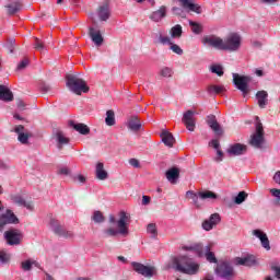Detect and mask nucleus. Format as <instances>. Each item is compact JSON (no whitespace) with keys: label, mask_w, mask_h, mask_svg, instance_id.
Returning a JSON list of instances; mask_svg holds the SVG:
<instances>
[{"label":"nucleus","mask_w":280,"mask_h":280,"mask_svg":"<svg viewBox=\"0 0 280 280\" xmlns=\"http://www.w3.org/2000/svg\"><path fill=\"white\" fill-rule=\"evenodd\" d=\"M19 223V218L12 212V210H7L5 213L0 215V233H3L5 225Z\"/></svg>","instance_id":"13"},{"label":"nucleus","mask_w":280,"mask_h":280,"mask_svg":"<svg viewBox=\"0 0 280 280\" xmlns=\"http://www.w3.org/2000/svg\"><path fill=\"white\" fill-rule=\"evenodd\" d=\"M11 256L5 250H0V264H10Z\"/></svg>","instance_id":"49"},{"label":"nucleus","mask_w":280,"mask_h":280,"mask_svg":"<svg viewBox=\"0 0 280 280\" xmlns=\"http://www.w3.org/2000/svg\"><path fill=\"white\" fill-rule=\"evenodd\" d=\"M160 75L162 78H172V75H174V70H172L170 67H163L160 70Z\"/></svg>","instance_id":"46"},{"label":"nucleus","mask_w":280,"mask_h":280,"mask_svg":"<svg viewBox=\"0 0 280 280\" xmlns=\"http://www.w3.org/2000/svg\"><path fill=\"white\" fill-rule=\"evenodd\" d=\"M207 91L209 95H220V93L226 91V88H224V85H209Z\"/></svg>","instance_id":"36"},{"label":"nucleus","mask_w":280,"mask_h":280,"mask_svg":"<svg viewBox=\"0 0 280 280\" xmlns=\"http://www.w3.org/2000/svg\"><path fill=\"white\" fill-rule=\"evenodd\" d=\"M271 270L275 273L276 279H280V265H273Z\"/></svg>","instance_id":"54"},{"label":"nucleus","mask_w":280,"mask_h":280,"mask_svg":"<svg viewBox=\"0 0 280 280\" xmlns=\"http://www.w3.org/2000/svg\"><path fill=\"white\" fill-rule=\"evenodd\" d=\"M198 196L201 200H215V198H218V195L210 190L201 191L198 194Z\"/></svg>","instance_id":"39"},{"label":"nucleus","mask_w":280,"mask_h":280,"mask_svg":"<svg viewBox=\"0 0 280 280\" xmlns=\"http://www.w3.org/2000/svg\"><path fill=\"white\" fill-rule=\"evenodd\" d=\"M242 47V35L238 33H230L224 39H223V51H240V48Z\"/></svg>","instance_id":"5"},{"label":"nucleus","mask_w":280,"mask_h":280,"mask_svg":"<svg viewBox=\"0 0 280 280\" xmlns=\"http://www.w3.org/2000/svg\"><path fill=\"white\" fill-rule=\"evenodd\" d=\"M128 128L132 132H139L141 130V120H139L138 116H131L128 120Z\"/></svg>","instance_id":"33"},{"label":"nucleus","mask_w":280,"mask_h":280,"mask_svg":"<svg viewBox=\"0 0 280 280\" xmlns=\"http://www.w3.org/2000/svg\"><path fill=\"white\" fill-rule=\"evenodd\" d=\"M176 270L183 275H198L200 265L194 261L188 256H178L171 259V262L166 266V270Z\"/></svg>","instance_id":"2"},{"label":"nucleus","mask_w":280,"mask_h":280,"mask_svg":"<svg viewBox=\"0 0 280 280\" xmlns=\"http://www.w3.org/2000/svg\"><path fill=\"white\" fill-rule=\"evenodd\" d=\"M18 108H20V110H25V102H23V100H18Z\"/></svg>","instance_id":"64"},{"label":"nucleus","mask_w":280,"mask_h":280,"mask_svg":"<svg viewBox=\"0 0 280 280\" xmlns=\"http://www.w3.org/2000/svg\"><path fill=\"white\" fill-rule=\"evenodd\" d=\"M30 65V59H23L16 67L18 71H23Z\"/></svg>","instance_id":"53"},{"label":"nucleus","mask_w":280,"mask_h":280,"mask_svg":"<svg viewBox=\"0 0 280 280\" xmlns=\"http://www.w3.org/2000/svg\"><path fill=\"white\" fill-rule=\"evenodd\" d=\"M206 124H208L209 128H211L218 137L224 135V130L222 129V126H220V122H218L215 115L207 116Z\"/></svg>","instance_id":"14"},{"label":"nucleus","mask_w":280,"mask_h":280,"mask_svg":"<svg viewBox=\"0 0 280 280\" xmlns=\"http://www.w3.org/2000/svg\"><path fill=\"white\" fill-rule=\"evenodd\" d=\"M74 180H75L77 183L84 184V183H86V177H84V175L79 174V175H75V176H74Z\"/></svg>","instance_id":"57"},{"label":"nucleus","mask_w":280,"mask_h":280,"mask_svg":"<svg viewBox=\"0 0 280 280\" xmlns=\"http://www.w3.org/2000/svg\"><path fill=\"white\" fill-rule=\"evenodd\" d=\"M129 165H131V167H136V168L141 167V163H139V160H137V159H130Z\"/></svg>","instance_id":"56"},{"label":"nucleus","mask_w":280,"mask_h":280,"mask_svg":"<svg viewBox=\"0 0 280 280\" xmlns=\"http://www.w3.org/2000/svg\"><path fill=\"white\" fill-rule=\"evenodd\" d=\"M233 84L243 93V96L246 97L248 95V82H250V78L246 75H240L237 73H233Z\"/></svg>","instance_id":"9"},{"label":"nucleus","mask_w":280,"mask_h":280,"mask_svg":"<svg viewBox=\"0 0 280 280\" xmlns=\"http://www.w3.org/2000/svg\"><path fill=\"white\" fill-rule=\"evenodd\" d=\"M49 226L55 235H58L59 237H65V240H73L74 237L73 231L62 228L60 222L54 218L50 219Z\"/></svg>","instance_id":"6"},{"label":"nucleus","mask_w":280,"mask_h":280,"mask_svg":"<svg viewBox=\"0 0 280 280\" xmlns=\"http://www.w3.org/2000/svg\"><path fill=\"white\" fill-rule=\"evenodd\" d=\"M131 267L138 275L145 277V279H152L156 275V268L152 266H145L141 262L132 261Z\"/></svg>","instance_id":"8"},{"label":"nucleus","mask_w":280,"mask_h":280,"mask_svg":"<svg viewBox=\"0 0 280 280\" xmlns=\"http://www.w3.org/2000/svg\"><path fill=\"white\" fill-rule=\"evenodd\" d=\"M4 47L8 49L9 54H13L16 49V39H14V37L7 38Z\"/></svg>","instance_id":"38"},{"label":"nucleus","mask_w":280,"mask_h":280,"mask_svg":"<svg viewBox=\"0 0 280 280\" xmlns=\"http://www.w3.org/2000/svg\"><path fill=\"white\" fill-rule=\"evenodd\" d=\"M11 200L19 207H25V209L28 211H34V203L32 201H25L24 198L20 195H13Z\"/></svg>","instance_id":"23"},{"label":"nucleus","mask_w":280,"mask_h":280,"mask_svg":"<svg viewBox=\"0 0 280 280\" xmlns=\"http://www.w3.org/2000/svg\"><path fill=\"white\" fill-rule=\"evenodd\" d=\"M40 91L42 93H49V91H51V88L47 84H43L40 85Z\"/></svg>","instance_id":"63"},{"label":"nucleus","mask_w":280,"mask_h":280,"mask_svg":"<svg viewBox=\"0 0 280 280\" xmlns=\"http://www.w3.org/2000/svg\"><path fill=\"white\" fill-rule=\"evenodd\" d=\"M184 250H190L195 253L198 257H206L209 264H218V258H215V254L211 252V246H202V244H194L190 246H185Z\"/></svg>","instance_id":"4"},{"label":"nucleus","mask_w":280,"mask_h":280,"mask_svg":"<svg viewBox=\"0 0 280 280\" xmlns=\"http://www.w3.org/2000/svg\"><path fill=\"white\" fill-rule=\"evenodd\" d=\"M209 145H211L212 148H214V150H219L220 148V142L218 140H211L209 142Z\"/></svg>","instance_id":"60"},{"label":"nucleus","mask_w":280,"mask_h":280,"mask_svg":"<svg viewBox=\"0 0 280 280\" xmlns=\"http://www.w3.org/2000/svg\"><path fill=\"white\" fill-rule=\"evenodd\" d=\"M108 223L112 225L103 230L104 237H128L130 235V214L126 211L118 213V219L114 214L108 215Z\"/></svg>","instance_id":"1"},{"label":"nucleus","mask_w":280,"mask_h":280,"mask_svg":"<svg viewBox=\"0 0 280 280\" xmlns=\"http://www.w3.org/2000/svg\"><path fill=\"white\" fill-rule=\"evenodd\" d=\"M165 177L168 183L176 185V183H178V178H180V170H178V167L168 168L165 172Z\"/></svg>","instance_id":"22"},{"label":"nucleus","mask_w":280,"mask_h":280,"mask_svg":"<svg viewBox=\"0 0 280 280\" xmlns=\"http://www.w3.org/2000/svg\"><path fill=\"white\" fill-rule=\"evenodd\" d=\"M184 10L187 12H195L196 14H202V8L199 4L194 3V0H179Z\"/></svg>","instance_id":"17"},{"label":"nucleus","mask_w":280,"mask_h":280,"mask_svg":"<svg viewBox=\"0 0 280 280\" xmlns=\"http://www.w3.org/2000/svg\"><path fill=\"white\" fill-rule=\"evenodd\" d=\"M270 194H271V196H273V198H277V200H280V189L279 188L270 189Z\"/></svg>","instance_id":"55"},{"label":"nucleus","mask_w":280,"mask_h":280,"mask_svg":"<svg viewBox=\"0 0 280 280\" xmlns=\"http://www.w3.org/2000/svg\"><path fill=\"white\" fill-rule=\"evenodd\" d=\"M154 43L155 45H172V38L165 35L163 31H158L154 33Z\"/></svg>","instance_id":"25"},{"label":"nucleus","mask_w":280,"mask_h":280,"mask_svg":"<svg viewBox=\"0 0 280 280\" xmlns=\"http://www.w3.org/2000/svg\"><path fill=\"white\" fill-rule=\"evenodd\" d=\"M260 244L262 246V248H265V250H270V240L268 238V236H265L261 241Z\"/></svg>","instance_id":"52"},{"label":"nucleus","mask_w":280,"mask_h":280,"mask_svg":"<svg viewBox=\"0 0 280 280\" xmlns=\"http://www.w3.org/2000/svg\"><path fill=\"white\" fill-rule=\"evenodd\" d=\"M38 268V261L34 260L33 258H27L20 262V268L23 272H30L32 268Z\"/></svg>","instance_id":"30"},{"label":"nucleus","mask_w":280,"mask_h":280,"mask_svg":"<svg viewBox=\"0 0 280 280\" xmlns=\"http://www.w3.org/2000/svg\"><path fill=\"white\" fill-rule=\"evenodd\" d=\"M171 37L180 38L183 36V26L180 24H176L170 31Z\"/></svg>","instance_id":"37"},{"label":"nucleus","mask_w":280,"mask_h":280,"mask_svg":"<svg viewBox=\"0 0 280 280\" xmlns=\"http://www.w3.org/2000/svg\"><path fill=\"white\" fill-rule=\"evenodd\" d=\"M89 36L96 47H102V45H104V36H102V31H100V28L90 27Z\"/></svg>","instance_id":"16"},{"label":"nucleus","mask_w":280,"mask_h":280,"mask_svg":"<svg viewBox=\"0 0 280 280\" xmlns=\"http://www.w3.org/2000/svg\"><path fill=\"white\" fill-rule=\"evenodd\" d=\"M167 14V9L165 7H161L158 11L153 12L150 15L151 21L154 23H159V21H163Z\"/></svg>","instance_id":"32"},{"label":"nucleus","mask_w":280,"mask_h":280,"mask_svg":"<svg viewBox=\"0 0 280 280\" xmlns=\"http://www.w3.org/2000/svg\"><path fill=\"white\" fill-rule=\"evenodd\" d=\"M8 14H16L21 10V4L18 2H13L7 5Z\"/></svg>","instance_id":"45"},{"label":"nucleus","mask_w":280,"mask_h":280,"mask_svg":"<svg viewBox=\"0 0 280 280\" xmlns=\"http://www.w3.org/2000/svg\"><path fill=\"white\" fill-rule=\"evenodd\" d=\"M105 124L106 126H115V112L113 109L106 112Z\"/></svg>","instance_id":"41"},{"label":"nucleus","mask_w":280,"mask_h":280,"mask_svg":"<svg viewBox=\"0 0 280 280\" xmlns=\"http://www.w3.org/2000/svg\"><path fill=\"white\" fill-rule=\"evenodd\" d=\"M92 220L95 222V224H102L106 219L104 218L102 211L96 210L93 212Z\"/></svg>","instance_id":"42"},{"label":"nucleus","mask_w":280,"mask_h":280,"mask_svg":"<svg viewBox=\"0 0 280 280\" xmlns=\"http://www.w3.org/2000/svg\"><path fill=\"white\" fill-rule=\"evenodd\" d=\"M232 264H234V266H255V258H253L252 256H247L244 258L241 257H236L232 260Z\"/></svg>","instance_id":"31"},{"label":"nucleus","mask_w":280,"mask_h":280,"mask_svg":"<svg viewBox=\"0 0 280 280\" xmlns=\"http://www.w3.org/2000/svg\"><path fill=\"white\" fill-rule=\"evenodd\" d=\"M4 240L9 246H19L23 240V233L19 230H9L4 232Z\"/></svg>","instance_id":"12"},{"label":"nucleus","mask_w":280,"mask_h":280,"mask_svg":"<svg viewBox=\"0 0 280 280\" xmlns=\"http://www.w3.org/2000/svg\"><path fill=\"white\" fill-rule=\"evenodd\" d=\"M14 132L18 135V141L23 145L30 143V133L25 132V127L23 125H19L14 128Z\"/></svg>","instance_id":"21"},{"label":"nucleus","mask_w":280,"mask_h":280,"mask_svg":"<svg viewBox=\"0 0 280 280\" xmlns=\"http://www.w3.org/2000/svg\"><path fill=\"white\" fill-rule=\"evenodd\" d=\"M96 14L100 21H108L110 19V4H108V2L101 4Z\"/></svg>","instance_id":"19"},{"label":"nucleus","mask_w":280,"mask_h":280,"mask_svg":"<svg viewBox=\"0 0 280 280\" xmlns=\"http://www.w3.org/2000/svg\"><path fill=\"white\" fill-rule=\"evenodd\" d=\"M54 139L57 143L58 150H62V147L69 144V138L62 132L61 130H58L54 133Z\"/></svg>","instance_id":"24"},{"label":"nucleus","mask_w":280,"mask_h":280,"mask_svg":"<svg viewBox=\"0 0 280 280\" xmlns=\"http://www.w3.org/2000/svg\"><path fill=\"white\" fill-rule=\"evenodd\" d=\"M256 98L258 100L259 108H266V106L268 105V92L266 91L257 92Z\"/></svg>","instance_id":"34"},{"label":"nucleus","mask_w":280,"mask_h":280,"mask_svg":"<svg viewBox=\"0 0 280 280\" xmlns=\"http://www.w3.org/2000/svg\"><path fill=\"white\" fill-rule=\"evenodd\" d=\"M69 126L71 128H73L77 132H79L80 135H89L91 132V129L89 128V126L82 124V122H75L73 120H71L69 122Z\"/></svg>","instance_id":"27"},{"label":"nucleus","mask_w":280,"mask_h":280,"mask_svg":"<svg viewBox=\"0 0 280 280\" xmlns=\"http://www.w3.org/2000/svg\"><path fill=\"white\" fill-rule=\"evenodd\" d=\"M162 143L166 145L167 148H174V144L176 143V139L174 138V135L172 132L164 130L161 133Z\"/></svg>","instance_id":"26"},{"label":"nucleus","mask_w":280,"mask_h":280,"mask_svg":"<svg viewBox=\"0 0 280 280\" xmlns=\"http://www.w3.org/2000/svg\"><path fill=\"white\" fill-rule=\"evenodd\" d=\"M252 234L254 235V237H257L258 240H260V242L268 236V234H266L264 231L261 230H254L252 232Z\"/></svg>","instance_id":"51"},{"label":"nucleus","mask_w":280,"mask_h":280,"mask_svg":"<svg viewBox=\"0 0 280 280\" xmlns=\"http://www.w3.org/2000/svg\"><path fill=\"white\" fill-rule=\"evenodd\" d=\"M95 176L97 180H106L108 178V172L104 170V163L97 162L95 165Z\"/></svg>","instance_id":"28"},{"label":"nucleus","mask_w":280,"mask_h":280,"mask_svg":"<svg viewBox=\"0 0 280 280\" xmlns=\"http://www.w3.org/2000/svg\"><path fill=\"white\" fill-rule=\"evenodd\" d=\"M173 14H176V16H182V19H185L187 14L185 13V9L179 7H173L172 8Z\"/></svg>","instance_id":"50"},{"label":"nucleus","mask_w":280,"mask_h":280,"mask_svg":"<svg viewBox=\"0 0 280 280\" xmlns=\"http://www.w3.org/2000/svg\"><path fill=\"white\" fill-rule=\"evenodd\" d=\"M202 44L206 45V47H212L219 51H224V39L215 35L205 36L202 38Z\"/></svg>","instance_id":"11"},{"label":"nucleus","mask_w":280,"mask_h":280,"mask_svg":"<svg viewBox=\"0 0 280 280\" xmlns=\"http://www.w3.org/2000/svg\"><path fill=\"white\" fill-rule=\"evenodd\" d=\"M214 272L220 279H233V277H235V269H233V266H231L229 261L219 264Z\"/></svg>","instance_id":"7"},{"label":"nucleus","mask_w":280,"mask_h":280,"mask_svg":"<svg viewBox=\"0 0 280 280\" xmlns=\"http://www.w3.org/2000/svg\"><path fill=\"white\" fill-rule=\"evenodd\" d=\"M167 45H170V49L171 51H173V54H176L177 56H183V48H180L178 44L172 43V39H171V44H167Z\"/></svg>","instance_id":"48"},{"label":"nucleus","mask_w":280,"mask_h":280,"mask_svg":"<svg viewBox=\"0 0 280 280\" xmlns=\"http://www.w3.org/2000/svg\"><path fill=\"white\" fill-rule=\"evenodd\" d=\"M188 25L191 27L192 34H196L197 36L202 34V32L205 31V27L202 26V24H200L198 22H194V21L189 20Z\"/></svg>","instance_id":"35"},{"label":"nucleus","mask_w":280,"mask_h":280,"mask_svg":"<svg viewBox=\"0 0 280 280\" xmlns=\"http://www.w3.org/2000/svg\"><path fill=\"white\" fill-rule=\"evenodd\" d=\"M273 183L280 185V171H277L273 175Z\"/></svg>","instance_id":"61"},{"label":"nucleus","mask_w":280,"mask_h":280,"mask_svg":"<svg viewBox=\"0 0 280 280\" xmlns=\"http://www.w3.org/2000/svg\"><path fill=\"white\" fill-rule=\"evenodd\" d=\"M194 110H187L184 113L182 118L183 124H185L189 132H194V130H196V118H194Z\"/></svg>","instance_id":"15"},{"label":"nucleus","mask_w":280,"mask_h":280,"mask_svg":"<svg viewBox=\"0 0 280 280\" xmlns=\"http://www.w3.org/2000/svg\"><path fill=\"white\" fill-rule=\"evenodd\" d=\"M66 86L71 91V93H74V95H82V93H86L89 91L86 81L78 74H67Z\"/></svg>","instance_id":"3"},{"label":"nucleus","mask_w":280,"mask_h":280,"mask_svg":"<svg viewBox=\"0 0 280 280\" xmlns=\"http://www.w3.org/2000/svg\"><path fill=\"white\" fill-rule=\"evenodd\" d=\"M211 73H215L219 75V78H222L224 75V68L221 65H212L210 66Z\"/></svg>","instance_id":"44"},{"label":"nucleus","mask_w":280,"mask_h":280,"mask_svg":"<svg viewBox=\"0 0 280 280\" xmlns=\"http://www.w3.org/2000/svg\"><path fill=\"white\" fill-rule=\"evenodd\" d=\"M191 200H192L195 207H200V201H199L200 197H198V195H192Z\"/></svg>","instance_id":"58"},{"label":"nucleus","mask_w":280,"mask_h":280,"mask_svg":"<svg viewBox=\"0 0 280 280\" xmlns=\"http://www.w3.org/2000/svg\"><path fill=\"white\" fill-rule=\"evenodd\" d=\"M58 174L61 176H69V170L67 167H62L58 171Z\"/></svg>","instance_id":"62"},{"label":"nucleus","mask_w":280,"mask_h":280,"mask_svg":"<svg viewBox=\"0 0 280 280\" xmlns=\"http://www.w3.org/2000/svg\"><path fill=\"white\" fill-rule=\"evenodd\" d=\"M0 100L2 102H12L14 100V94L10 91V88L0 85Z\"/></svg>","instance_id":"29"},{"label":"nucleus","mask_w":280,"mask_h":280,"mask_svg":"<svg viewBox=\"0 0 280 280\" xmlns=\"http://www.w3.org/2000/svg\"><path fill=\"white\" fill-rule=\"evenodd\" d=\"M222 219L220 218L219 213H213L210 215L209 220L203 221L202 229L205 231H211L213 226H217V224H220V221Z\"/></svg>","instance_id":"20"},{"label":"nucleus","mask_w":280,"mask_h":280,"mask_svg":"<svg viewBox=\"0 0 280 280\" xmlns=\"http://www.w3.org/2000/svg\"><path fill=\"white\" fill-rule=\"evenodd\" d=\"M247 198H248V194H246V191H241L234 198V202H235V205H242V202H245Z\"/></svg>","instance_id":"47"},{"label":"nucleus","mask_w":280,"mask_h":280,"mask_svg":"<svg viewBox=\"0 0 280 280\" xmlns=\"http://www.w3.org/2000/svg\"><path fill=\"white\" fill-rule=\"evenodd\" d=\"M34 49H36L37 51H45V49H47V46L45 45V43L43 42V39L35 37V42H34Z\"/></svg>","instance_id":"43"},{"label":"nucleus","mask_w":280,"mask_h":280,"mask_svg":"<svg viewBox=\"0 0 280 280\" xmlns=\"http://www.w3.org/2000/svg\"><path fill=\"white\" fill-rule=\"evenodd\" d=\"M249 144L257 150L261 149V145H264V126L260 121L256 124V131L252 135Z\"/></svg>","instance_id":"10"},{"label":"nucleus","mask_w":280,"mask_h":280,"mask_svg":"<svg viewBox=\"0 0 280 280\" xmlns=\"http://www.w3.org/2000/svg\"><path fill=\"white\" fill-rule=\"evenodd\" d=\"M147 233L150 235L151 240H156L159 231L156 230V224L150 223L147 226Z\"/></svg>","instance_id":"40"},{"label":"nucleus","mask_w":280,"mask_h":280,"mask_svg":"<svg viewBox=\"0 0 280 280\" xmlns=\"http://www.w3.org/2000/svg\"><path fill=\"white\" fill-rule=\"evenodd\" d=\"M217 154H218V156L214 159V161L220 163L222 161V156H224V153L222 152V150L217 149Z\"/></svg>","instance_id":"59"},{"label":"nucleus","mask_w":280,"mask_h":280,"mask_svg":"<svg viewBox=\"0 0 280 280\" xmlns=\"http://www.w3.org/2000/svg\"><path fill=\"white\" fill-rule=\"evenodd\" d=\"M247 147L242 143H234L230 145L228 149V154L230 156H242V154H246Z\"/></svg>","instance_id":"18"}]
</instances>
